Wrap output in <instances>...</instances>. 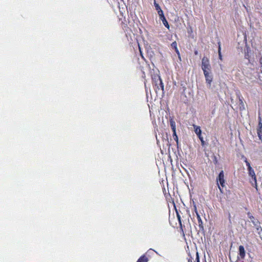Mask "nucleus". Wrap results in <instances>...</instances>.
Instances as JSON below:
<instances>
[{"label": "nucleus", "mask_w": 262, "mask_h": 262, "mask_svg": "<svg viewBox=\"0 0 262 262\" xmlns=\"http://www.w3.org/2000/svg\"><path fill=\"white\" fill-rule=\"evenodd\" d=\"M201 68L203 72L211 71V67L209 60L207 57H203L202 58Z\"/></svg>", "instance_id": "f257e3e1"}, {"label": "nucleus", "mask_w": 262, "mask_h": 262, "mask_svg": "<svg viewBox=\"0 0 262 262\" xmlns=\"http://www.w3.org/2000/svg\"><path fill=\"white\" fill-rule=\"evenodd\" d=\"M216 181L220 191L221 192H223V190L221 186L222 187H224L225 186V180L224 179V174L223 170L220 172L219 176L216 179Z\"/></svg>", "instance_id": "f03ea898"}, {"label": "nucleus", "mask_w": 262, "mask_h": 262, "mask_svg": "<svg viewBox=\"0 0 262 262\" xmlns=\"http://www.w3.org/2000/svg\"><path fill=\"white\" fill-rule=\"evenodd\" d=\"M207 84L210 87L212 81L213 77L211 71L203 72Z\"/></svg>", "instance_id": "7ed1b4c3"}, {"label": "nucleus", "mask_w": 262, "mask_h": 262, "mask_svg": "<svg viewBox=\"0 0 262 262\" xmlns=\"http://www.w3.org/2000/svg\"><path fill=\"white\" fill-rule=\"evenodd\" d=\"M248 174L249 176L251 177L252 179L254 181V184H253V186L255 187L256 189H257V180L255 172L253 169L252 167H250L249 169H248Z\"/></svg>", "instance_id": "20e7f679"}, {"label": "nucleus", "mask_w": 262, "mask_h": 262, "mask_svg": "<svg viewBox=\"0 0 262 262\" xmlns=\"http://www.w3.org/2000/svg\"><path fill=\"white\" fill-rule=\"evenodd\" d=\"M257 134L259 140L262 141V122L260 118L257 128Z\"/></svg>", "instance_id": "39448f33"}, {"label": "nucleus", "mask_w": 262, "mask_h": 262, "mask_svg": "<svg viewBox=\"0 0 262 262\" xmlns=\"http://www.w3.org/2000/svg\"><path fill=\"white\" fill-rule=\"evenodd\" d=\"M252 223L255 226L257 233L260 235L261 232H262V228L260 226L259 223L258 222L255 223L254 221H252Z\"/></svg>", "instance_id": "423d86ee"}, {"label": "nucleus", "mask_w": 262, "mask_h": 262, "mask_svg": "<svg viewBox=\"0 0 262 262\" xmlns=\"http://www.w3.org/2000/svg\"><path fill=\"white\" fill-rule=\"evenodd\" d=\"M245 250L244 246H240L239 247V257L242 259H244L245 256Z\"/></svg>", "instance_id": "0eeeda50"}, {"label": "nucleus", "mask_w": 262, "mask_h": 262, "mask_svg": "<svg viewBox=\"0 0 262 262\" xmlns=\"http://www.w3.org/2000/svg\"><path fill=\"white\" fill-rule=\"evenodd\" d=\"M171 46L174 49L175 51L177 53V54H178L179 59H181L180 54L179 50H178V49L177 48V43L176 41L173 42L171 44Z\"/></svg>", "instance_id": "6e6552de"}, {"label": "nucleus", "mask_w": 262, "mask_h": 262, "mask_svg": "<svg viewBox=\"0 0 262 262\" xmlns=\"http://www.w3.org/2000/svg\"><path fill=\"white\" fill-rule=\"evenodd\" d=\"M193 127L194 128V132L196 134V135L198 136V137H200L202 133L201 129L199 126H198L195 125H193Z\"/></svg>", "instance_id": "1a4fd4ad"}, {"label": "nucleus", "mask_w": 262, "mask_h": 262, "mask_svg": "<svg viewBox=\"0 0 262 262\" xmlns=\"http://www.w3.org/2000/svg\"><path fill=\"white\" fill-rule=\"evenodd\" d=\"M170 124L173 134L175 135V131L176 130V125L175 121L172 119H170Z\"/></svg>", "instance_id": "9d476101"}, {"label": "nucleus", "mask_w": 262, "mask_h": 262, "mask_svg": "<svg viewBox=\"0 0 262 262\" xmlns=\"http://www.w3.org/2000/svg\"><path fill=\"white\" fill-rule=\"evenodd\" d=\"M148 258L144 255L141 256L137 261V262H147Z\"/></svg>", "instance_id": "9b49d317"}, {"label": "nucleus", "mask_w": 262, "mask_h": 262, "mask_svg": "<svg viewBox=\"0 0 262 262\" xmlns=\"http://www.w3.org/2000/svg\"><path fill=\"white\" fill-rule=\"evenodd\" d=\"M163 24V25L168 29L169 28V26L168 25V23L167 21L166 20L165 17H163L162 19H161Z\"/></svg>", "instance_id": "f8f14e48"}, {"label": "nucleus", "mask_w": 262, "mask_h": 262, "mask_svg": "<svg viewBox=\"0 0 262 262\" xmlns=\"http://www.w3.org/2000/svg\"><path fill=\"white\" fill-rule=\"evenodd\" d=\"M158 15H159V16L160 17V19H162L163 17H165V16L164 15L163 12L162 10L159 11V12H158Z\"/></svg>", "instance_id": "ddd939ff"}, {"label": "nucleus", "mask_w": 262, "mask_h": 262, "mask_svg": "<svg viewBox=\"0 0 262 262\" xmlns=\"http://www.w3.org/2000/svg\"><path fill=\"white\" fill-rule=\"evenodd\" d=\"M196 214L197 219H198V220L199 221V223L200 225L201 224H202V221L201 220L200 215H199V214L198 213L197 211H196Z\"/></svg>", "instance_id": "4468645a"}, {"label": "nucleus", "mask_w": 262, "mask_h": 262, "mask_svg": "<svg viewBox=\"0 0 262 262\" xmlns=\"http://www.w3.org/2000/svg\"><path fill=\"white\" fill-rule=\"evenodd\" d=\"M155 8H156V10L157 11V12H159V11H161L162 10L160 6L159 5V4H157L156 3H155Z\"/></svg>", "instance_id": "2eb2a0df"}, {"label": "nucleus", "mask_w": 262, "mask_h": 262, "mask_svg": "<svg viewBox=\"0 0 262 262\" xmlns=\"http://www.w3.org/2000/svg\"><path fill=\"white\" fill-rule=\"evenodd\" d=\"M157 78H158V80H159V82H160V85H161V88H162V90H164V85H163V83H162V80H161V79H160V77H159V76H158V77H157Z\"/></svg>", "instance_id": "dca6fc26"}, {"label": "nucleus", "mask_w": 262, "mask_h": 262, "mask_svg": "<svg viewBox=\"0 0 262 262\" xmlns=\"http://www.w3.org/2000/svg\"><path fill=\"white\" fill-rule=\"evenodd\" d=\"M221 46H220H220H219V51H218V52H219V58H220L221 60H222V54H221Z\"/></svg>", "instance_id": "f3484780"}, {"label": "nucleus", "mask_w": 262, "mask_h": 262, "mask_svg": "<svg viewBox=\"0 0 262 262\" xmlns=\"http://www.w3.org/2000/svg\"><path fill=\"white\" fill-rule=\"evenodd\" d=\"M245 162L246 163V165L248 167V169H249L250 167H252L250 164V163L247 161V159H245Z\"/></svg>", "instance_id": "a211bd4d"}, {"label": "nucleus", "mask_w": 262, "mask_h": 262, "mask_svg": "<svg viewBox=\"0 0 262 262\" xmlns=\"http://www.w3.org/2000/svg\"><path fill=\"white\" fill-rule=\"evenodd\" d=\"M173 137H174V139L178 143V136L177 135V134H176V130L175 131V135L173 134Z\"/></svg>", "instance_id": "6ab92c4d"}, {"label": "nucleus", "mask_w": 262, "mask_h": 262, "mask_svg": "<svg viewBox=\"0 0 262 262\" xmlns=\"http://www.w3.org/2000/svg\"><path fill=\"white\" fill-rule=\"evenodd\" d=\"M200 140L201 141L202 144L203 145L204 144V141L203 140V138L202 137V136H200V137H199Z\"/></svg>", "instance_id": "aec40b11"}, {"label": "nucleus", "mask_w": 262, "mask_h": 262, "mask_svg": "<svg viewBox=\"0 0 262 262\" xmlns=\"http://www.w3.org/2000/svg\"><path fill=\"white\" fill-rule=\"evenodd\" d=\"M249 217L250 219L251 222H252V221H254V217L252 215H251L250 213L248 214Z\"/></svg>", "instance_id": "412c9836"}, {"label": "nucleus", "mask_w": 262, "mask_h": 262, "mask_svg": "<svg viewBox=\"0 0 262 262\" xmlns=\"http://www.w3.org/2000/svg\"><path fill=\"white\" fill-rule=\"evenodd\" d=\"M195 212L196 213V211H197L196 207L195 206H194Z\"/></svg>", "instance_id": "4be33fe9"}, {"label": "nucleus", "mask_w": 262, "mask_h": 262, "mask_svg": "<svg viewBox=\"0 0 262 262\" xmlns=\"http://www.w3.org/2000/svg\"><path fill=\"white\" fill-rule=\"evenodd\" d=\"M195 54H198V52H197V51H195Z\"/></svg>", "instance_id": "5701e85b"}, {"label": "nucleus", "mask_w": 262, "mask_h": 262, "mask_svg": "<svg viewBox=\"0 0 262 262\" xmlns=\"http://www.w3.org/2000/svg\"><path fill=\"white\" fill-rule=\"evenodd\" d=\"M179 219L180 220V216L178 215Z\"/></svg>", "instance_id": "b1692460"}]
</instances>
